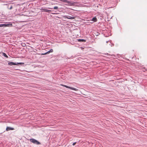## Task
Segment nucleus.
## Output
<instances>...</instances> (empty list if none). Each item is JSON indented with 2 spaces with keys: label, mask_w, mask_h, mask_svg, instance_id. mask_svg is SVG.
Returning a JSON list of instances; mask_svg holds the SVG:
<instances>
[{
  "label": "nucleus",
  "mask_w": 147,
  "mask_h": 147,
  "mask_svg": "<svg viewBox=\"0 0 147 147\" xmlns=\"http://www.w3.org/2000/svg\"><path fill=\"white\" fill-rule=\"evenodd\" d=\"M30 140L31 142L34 144L37 145L40 144L39 142L34 139L31 138L30 139Z\"/></svg>",
  "instance_id": "1"
},
{
  "label": "nucleus",
  "mask_w": 147,
  "mask_h": 147,
  "mask_svg": "<svg viewBox=\"0 0 147 147\" xmlns=\"http://www.w3.org/2000/svg\"><path fill=\"white\" fill-rule=\"evenodd\" d=\"M61 86H64V87H65L66 88H69L71 90H74L75 91H77L78 90L76 88H73V87H70V86H66V85H63V84H61Z\"/></svg>",
  "instance_id": "2"
},
{
  "label": "nucleus",
  "mask_w": 147,
  "mask_h": 147,
  "mask_svg": "<svg viewBox=\"0 0 147 147\" xmlns=\"http://www.w3.org/2000/svg\"><path fill=\"white\" fill-rule=\"evenodd\" d=\"M12 24L9 23L8 24H0V27H6L12 26Z\"/></svg>",
  "instance_id": "3"
},
{
  "label": "nucleus",
  "mask_w": 147,
  "mask_h": 147,
  "mask_svg": "<svg viewBox=\"0 0 147 147\" xmlns=\"http://www.w3.org/2000/svg\"><path fill=\"white\" fill-rule=\"evenodd\" d=\"M8 64L9 65H17L18 64H24V63H15L13 62H9L8 63Z\"/></svg>",
  "instance_id": "4"
},
{
  "label": "nucleus",
  "mask_w": 147,
  "mask_h": 147,
  "mask_svg": "<svg viewBox=\"0 0 147 147\" xmlns=\"http://www.w3.org/2000/svg\"><path fill=\"white\" fill-rule=\"evenodd\" d=\"M40 10L41 11H44V12H50L51 11V10H48L47 9H45L42 8V9H40Z\"/></svg>",
  "instance_id": "5"
},
{
  "label": "nucleus",
  "mask_w": 147,
  "mask_h": 147,
  "mask_svg": "<svg viewBox=\"0 0 147 147\" xmlns=\"http://www.w3.org/2000/svg\"><path fill=\"white\" fill-rule=\"evenodd\" d=\"M68 2H67V3H68L69 4V6H74L75 5V3L74 2H71L70 1H68Z\"/></svg>",
  "instance_id": "6"
},
{
  "label": "nucleus",
  "mask_w": 147,
  "mask_h": 147,
  "mask_svg": "<svg viewBox=\"0 0 147 147\" xmlns=\"http://www.w3.org/2000/svg\"><path fill=\"white\" fill-rule=\"evenodd\" d=\"M67 18L68 19L71 20L74 19L75 18L74 17L71 16H67Z\"/></svg>",
  "instance_id": "7"
},
{
  "label": "nucleus",
  "mask_w": 147,
  "mask_h": 147,
  "mask_svg": "<svg viewBox=\"0 0 147 147\" xmlns=\"http://www.w3.org/2000/svg\"><path fill=\"white\" fill-rule=\"evenodd\" d=\"M14 129L10 127H7L6 128V130L7 131H8L10 130H13Z\"/></svg>",
  "instance_id": "8"
},
{
  "label": "nucleus",
  "mask_w": 147,
  "mask_h": 147,
  "mask_svg": "<svg viewBox=\"0 0 147 147\" xmlns=\"http://www.w3.org/2000/svg\"><path fill=\"white\" fill-rule=\"evenodd\" d=\"M92 21H94V22H96L97 21V19L96 17H95L92 18Z\"/></svg>",
  "instance_id": "9"
},
{
  "label": "nucleus",
  "mask_w": 147,
  "mask_h": 147,
  "mask_svg": "<svg viewBox=\"0 0 147 147\" xmlns=\"http://www.w3.org/2000/svg\"><path fill=\"white\" fill-rule=\"evenodd\" d=\"M62 2H63L67 3V2H68V1L67 0H60Z\"/></svg>",
  "instance_id": "10"
},
{
  "label": "nucleus",
  "mask_w": 147,
  "mask_h": 147,
  "mask_svg": "<svg viewBox=\"0 0 147 147\" xmlns=\"http://www.w3.org/2000/svg\"><path fill=\"white\" fill-rule=\"evenodd\" d=\"M63 18L65 19H67V16H63Z\"/></svg>",
  "instance_id": "11"
},
{
  "label": "nucleus",
  "mask_w": 147,
  "mask_h": 147,
  "mask_svg": "<svg viewBox=\"0 0 147 147\" xmlns=\"http://www.w3.org/2000/svg\"><path fill=\"white\" fill-rule=\"evenodd\" d=\"M3 55H4V56L6 57H8V56H7L6 55V54L5 53H3Z\"/></svg>",
  "instance_id": "12"
},
{
  "label": "nucleus",
  "mask_w": 147,
  "mask_h": 147,
  "mask_svg": "<svg viewBox=\"0 0 147 147\" xmlns=\"http://www.w3.org/2000/svg\"><path fill=\"white\" fill-rule=\"evenodd\" d=\"M79 41H85L84 39H79L78 40Z\"/></svg>",
  "instance_id": "13"
},
{
  "label": "nucleus",
  "mask_w": 147,
  "mask_h": 147,
  "mask_svg": "<svg viewBox=\"0 0 147 147\" xmlns=\"http://www.w3.org/2000/svg\"><path fill=\"white\" fill-rule=\"evenodd\" d=\"M49 51L50 53H52L53 51V50L52 49H51Z\"/></svg>",
  "instance_id": "14"
},
{
  "label": "nucleus",
  "mask_w": 147,
  "mask_h": 147,
  "mask_svg": "<svg viewBox=\"0 0 147 147\" xmlns=\"http://www.w3.org/2000/svg\"><path fill=\"white\" fill-rule=\"evenodd\" d=\"M58 9V7L57 6H55L54 7V9Z\"/></svg>",
  "instance_id": "15"
},
{
  "label": "nucleus",
  "mask_w": 147,
  "mask_h": 147,
  "mask_svg": "<svg viewBox=\"0 0 147 147\" xmlns=\"http://www.w3.org/2000/svg\"><path fill=\"white\" fill-rule=\"evenodd\" d=\"M49 51H48L47 52V53H45L44 54L45 55V54H49V53H50V52H49Z\"/></svg>",
  "instance_id": "16"
},
{
  "label": "nucleus",
  "mask_w": 147,
  "mask_h": 147,
  "mask_svg": "<svg viewBox=\"0 0 147 147\" xmlns=\"http://www.w3.org/2000/svg\"><path fill=\"white\" fill-rule=\"evenodd\" d=\"M76 142H74V143L73 144V146L75 145L76 144Z\"/></svg>",
  "instance_id": "17"
},
{
  "label": "nucleus",
  "mask_w": 147,
  "mask_h": 147,
  "mask_svg": "<svg viewBox=\"0 0 147 147\" xmlns=\"http://www.w3.org/2000/svg\"><path fill=\"white\" fill-rule=\"evenodd\" d=\"M12 6H11V7L9 8V9H12Z\"/></svg>",
  "instance_id": "18"
},
{
  "label": "nucleus",
  "mask_w": 147,
  "mask_h": 147,
  "mask_svg": "<svg viewBox=\"0 0 147 147\" xmlns=\"http://www.w3.org/2000/svg\"><path fill=\"white\" fill-rule=\"evenodd\" d=\"M49 8V9H52V8Z\"/></svg>",
  "instance_id": "19"
}]
</instances>
